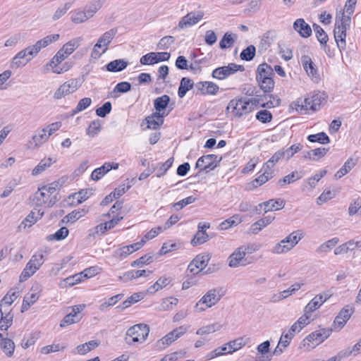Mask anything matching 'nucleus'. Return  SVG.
<instances>
[{
  "instance_id": "f257e3e1",
  "label": "nucleus",
  "mask_w": 361,
  "mask_h": 361,
  "mask_svg": "<svg viewBox=\"0 0 361 361\" xmlns=\"http://www.w3.org/2000/svg\"><path fill=\"white\" fill-rule=\"evenodd\" d=\"M61 187L59 182H51L46 185L38 188V190L35 193L32 197V202L38 208L47 203L49 207H52L58 200L59 190Z\"/></svg>"
},
{
  "instance_id": "f03ea898",
  "label": "nucleus",
  "mask_w": 361,
  "mask_h": 361,
  "mask_svg": "<svg viewBox=\"0 0 361 361\" xmlns=\"http://www.w3.org/2000/svg\"><path fill=\"white\" fill-rule=\"evenodd\" d=\"M351 18L341 12V16L337 15L334 30V38L340 50L345 48L346 30L350 27Z\"/></svg>"
},
{
  "instance_id": "7ed1b4c3",
  "label": "nucleus",
  "mask_w": 361,
  "mask_h": 361,
  "mask_svg": "<svg viewBox=\"0 0 361 361\" xmlns=\"http://www.w3.org/2000/svg\"><path fill=\"white\" fill-rule=\"evenodd\" d=\"M326 96L324 92H313L304 99H298L295 102V109L298 111L302 110L317 111L326 102Z\"/></svg>"
},
{
  "instance_id": "20e7f679",
  "label": "nucleus",
  "mask_w": 361,
  "mask_h": 361,
  "mask_svg": "<svg viewBox=\"0 0 361 361\" xmlns=\"http://www.w3.org/2000/svg\"><path fill=\"white\" fill-rule=\"evenodd\" d=\"M305 236L302 230H296L290 233L284 239L276 243L271 252L274 254L286 253L291 250Z\"/></svg>"
},
{
  "instance_id": "39448f33",
  "label": "nucleus",
  "mask_w": 361,
  "mask_h": 361,
  "mask_svg": "<svg viewBox=\"0 0 361 361\" xmlns=\"http://www.w3.org/2000/svg\"><path fill=\"white\" fill-rule=\"evenodd\" d=\"M149 327L147 324H135L128 329L125 336V341L128 345L135 343H143L147 338Z\"/></svg>"
},
{
  "instance_id": "423d86ee",
  "label": "nucleus",
  "mask_w": 361,
  "mask_h": 361,
  "mask_svg": "<svg viewBox=\"0 0 361 361\" xmlns=\"http://www.w3.org/2000/svg\"><path fill=\"white\" fill-rule=\"evenodd\" d=\"M45 261L42 251H38L32 256L20 276V281L23 282L40 269Z\"/></svg>"
},
{
  "instance_id": "0eeeda50",
  "label": "nucleus",
  "mask_w": 361,
  "mask_h": 361,
  "mask_svg": "<svg viewBox=\"0 0 361 361\" xmlns=\"http://www.w3.org/2000/svg\"><path fill=\"white\" fill-rule=\"evenodd\" d=\"M255 250L253 245H242L237 249L228 257V266L230 267H238L245 266L250 263L245 257L247 253H252Z\"/></svg>"
},
{
  "instance_id": "6e6552de",
  "label": "nucleus",
  "mask_w": 361,
  "mask_h": 361,
  "mask_svg": "<svg viewBox=\"0 0 361 361\" xmlns=\"http://www.w3.org/2000/svg\"><path fill=\"white\" fill-rule=\"evenodd\" d=\"M219 291L220 290L216 288L208 290L196 303L195 310L201 312L216 305L221 298Z\"/></svg>"
},
{
  "instance_id": "1a4fd4ad",
  "label": "nucleus",
  "mask_w": 361,
  "mask_h": 361,
  "mask_svg": "<svg viewBox=\"0 0 361 361\" xmlns=\"http://www.w3.org/2000/svg\"><path fill=\"white\" fill-rule=\"evenodd\" d=\"M331 330L329 329H322L313 331L309 334L304 340L303 345L307 346V350L314 348L331 335Z\"/></svg>"
},
{
  "instance_id": "9d476101",
  "label": "nucleus",
  "mask_w": 361,
  "mask_h": 361,
  "mask_svg": "<svg viewBox=\"0 0 361 361\" xmlns=\"http://www.w3.org/2000/svg\"><path fill=\"white\" fill-rule=\"evenodd\" d=\"M227 109H231L233 116L238 118L251 112L249 102H246V98L234 99L231 100L227 106Z\"/></svg>"
},
{
  "instance_id": "9b49d317",
  "label": "nucleus",
  "mask_w": 361,
  "mask_h": 361,
  "mask_svg": "<svg viewBox=\"0 0 361 361\" xmlns=\"http://www.w3.org/2000/svg\"><path fill=\"white\" fill-rule=\"evenodd\" d=\"M81 84L78 79H71L62 84L54 92V98L61 99L75 92L80 87Z\"/></svg>"
},
{
  "instance_id": "f8f14e48",
  "label": "nucleus",
  "mask_w": 361,
  "mask_h": 361,
  "mask_svg": "<svg viewBox=\"0 0 361 361\" xmlns=\"http://www.w3.org/2000/svg\"><path fill=\"white\" fill-rule=\"evenodd\" d=\"M221 157L216 154H207L200 157L195 167L200 171H210L215 169L221 160Z\"/></svg>"
},
{
  "instance_id": "ddd939ff",
  "label": "nucleus",
  "mask_w": 361,
  "mask_h": 361,
  "mask_svg": "<svg viewBox=\"0 0 361 361\" xmlns=\"http://www.w3.org/2000/svg\"><path fill=\"white\" fill-rule=\"evenodd\" d=\"M243 70L244 68L243 66L231 63L228 66H224L215 68L212 71V76L215 79L224 80L236 73L238 71H243Z\"/></svg>"
},
{
  "instance_id": "4468645a",
  "label": "nucleus",
  "mask_w": 361,
  "mask_h": 361,
  "mask_svg": "<svg viewBox=\"0 0 361 361\" xmlns=\"http://www.w3.org/2000/svg\"><path fill=\"white\" fill-rule=\"evenodd\" d=\"M118 32V29L116 27L111 28L109 30L105 32L97 40L94 44L92 52L97 53V49H103L102 53H105L109 45L111 44L113 39L115 37Z\"/></svg>"
},
{
  "instance_id": "2eb2a0df",
  "label": "nucleus",
  "mask_w": 361,
  "mask_h": 361,
  "mask_svg": "<svg viewBox=\"0 0 361 361\" xmlns=\"http://www.w3.org/2000/svg\"><path fill=\"white\" fill-rule=\"evenodd\" d=\"M31 47H27V48L19 51L13 59L11 62V68H18L21 66H24L31 60V58H27V56H30L32 57L36 56L35 54H30Z\"/></svg>"
},
{
  "instance_id": "dca6fc26",
  "label": "nucleus",
  "mask_w": 361,
  "mask_h": 361,
  "mask_svg": "<svg viewBox=\"0 0 361 361\" xmlns=\"http://www.w3.org/2000/svg\"><path fill=\"white\" fill-rule=\"evenodd\" d=\"M204 13L202 11L190 12L183 16L178 23V27L183 29L185 27H191L197 23L202 18Z\"/></svg>"
},
{
  "instance_id": "f3484780",
  "label": "nucleus",
  "mask_w": 361,
  "mask_h": 361,
  "mask_svg": "<svg viewBox=\"0 0 361 361\" xmlns=\"http://www.w3.org/2000/svg\"><path fill=\"white\" fill-rule=\"evenodd\" d=\"M59 34L47 35L43 39L38 40L34 45L30 46V54L37 55L42 49L47 47L50 44L56 42L59 39Z\"/></svg>"
},
{
  "instance_id": "a211bd4d",
  "label": "nucleus",
  "mask_w": 361,
  "mask_h": 361,
  "mask_svg": "<svg viewBox=\"0 0 361 361\" xmlns=\"http://www.w3.org/2000/svg\"><path fill=\"white\" fill-rule=\"evenodd\" d=\"M145 243V240L142 239L140 242L123 246L115 251V256L123 259L133 252L140 249Z\"/></svg>"
},
{
  "instance_id": "6ab92c4d",
  "label": "nucleus",
  "mask_w": 361,
  "mask_h": 361,
  "mask_svg": "<svg viewBox=\"0 0 361 361\" xmlns=\"http://www.w3.org/2000/svg\"><path fill=\"white\" fill-rule=\"evenodd\" d=\"M44 212L42 209L35 207L31 212L27 216L24 221L21 222L19 226V228L30 227L33 225L38 219H41Z\"/></svg>"
},
{
  "instance_id": "aec40b11",
  "label": "nucleus",
  "mask_w": 361,
  "mask_h": 361,
  "mask_svg": "<svg viewBox=\"0 0 361 361\" xmlns=\"http://www.w3.org/2000/svg\"><path fill=\"white\" fill-rule=\"evenodd\" d=\"M118 168V164L106 162L101 167L94 169L91 174L92 180H99L109 171L112 169H117Z\"/></svg>"
},
{
  "instance_id": "412c9836",
  "label": "nucleus",
  "mask_w": 361,
  "mask_h": 361,
  "mask_svg": "<svg viewBox=\"0 0 361 361\" xmlns=\"http://www.w3.org/2000/svg\"><path fill=\"white\" fill-rule=\"evenodd\" d=\"M330 297L326 293L317 295L305 307V312H313Z\"/></svg>"
},
{
  "instance_id": "4be33fe9",
  "label": "nucleus",
  "mask_w": 361,
  "mask_h": 361,
  "mask_svg": "<svg viewBox=\"0 0 361 361\" xmlns=\"http://www.w3.org/2000/svg\"><path fill=\"white\" fill-rule=\"evenodd\" d=\"M293 28L302 37H308L312 34L310 26L303 18L297 19L293 23Z\"/></svg>"
},
{
  "instance_id": "5701e85b",
  "label": "nucleus",
  "mask_w": 361,
  "mask_h": 361,
  "mask_svg": "<svg viewBox=\"0 0 361 361\" xmlns=\"http://www.w3.org/2000/svg\"><path fill=\"white\" fill-rule=\"evenodd\" d=\"M301 63L303 68L309 76L313 78H318L317 69L309 56L305 55L301 57Z\"/></svg>"
},
{
  "instance_id": "b1692460",
  "label": "nucleus",
  "mask_w": 361,
  "mask_h": 361,
  "mask_svg": "<svg viewBox=\"0 0 361 361\" xmlns=\"http://www.w3.org/2000/svg\"><path fill=\"white\" fill-rule=\"evenodd\" d=\"M275 217L274 216H266L252 224L250 228V233L257 234L263 228L270 224Z\"/></svg>"
},
{
  "instance_id": "393cba45",
  "label": "nucleus",
  "mask_w": 361,
  "mask_h": 361,
  "mask_svg": "<svg viewBox=\"0 0 361 361\" xmlns=\"http://www.w3.org/2000/svg\"><path fill=\"white\" fill-rule=\"evenodd\" d=\"M147 123V128L157 129L164 123V116L159 112H155L145 118Z\"/></svg>"
},
{
  "instance_id": "a878e982",
  "label": "nucleus",
  "mask_w": 361,
  "mask_h": 361,
  "mask_svg": "<svg viewBox=\"0 0 361 361\" xmlns=\"http://www.w3.org/2000/svg\"><path fill=\"white\" fill-rule=\"evenodd\" d=\"M274 75V69L269 64L264 63L258 66L256 73V79H266L273 78Z\"/></svg>"
},
{
  "instance_id": "bb28decb",
  "label": "nucleus",
  "mask_w": 361,
  "mask_h": 361,
  "mask_svg": "<svg viewBox=\"0 0 361 361\" xmlns=\"http://www.w3.org/2000/svg\"><path fill=\"white\" fill-rule=\"evenodd\" d=\"M264 205V212L267 213L270 211H277L283 209L285 206V201L283 199H271L262 202Z\"/></svg>"
},
{
  "instance_id": "cd10ccee",
  "label": "nucleus",
  "mask_w": 361,
  "mask_h": 361,
  "mask_svg": "<svg viewBox=\"0 0 361 361\" xmlns=\"http://www.w3.org/2000/svg\"><path fill=\"white\" fill-rule=\"evenodd\" d=\"M276 33L274 31L269 30L266 32L261 37L259 44V51H266L273 43Z\"/></svg>"
},
{
  "instance_id": "c85d7f7f",
  "label": "nucleus",
  "mask_w": 361,
  "mask_h": 361,
  "mask_svg": "<svg viewBox=\"0 0 361 361\" xmlns=\"http://www.w3.org/2000/svg\"><path fill=\"white\" fill-rule=\"evenodd\" d=\"M82 41V38L81 37L74 38L63 44L60 49L61 50V52H63L66 56L68 57L76 49L79 47Z\"/></svg>"
},
{
  "instance_id": "c756f323",
  "label": "nucleus",
  "mask_w": 361,
  "mask_h": 361,
  "mask_svg": "<svg viewBox=\"0 0 361 361\" xmlns=\"http://www.w3.org/2000/svg\"><path fill=\"white\" fill-rule=\"evenodd\" d=\"M128 65V62L123 59H116L106 64V68L109 72H120L124 70Z\"/></svg>"
},
{
  "instance_id": "7c9ffc66",
  "label": "nucleus",
  "mask_w": 361,
  "mask_h": 361,
  "mask_svg": "<svg viewBox=\"0 0 361 361\" xmlns=\"http://www.w3.org/2000/svg\"><path fill=\"white\" fill-rule=\"evenodd\" d=\"M49 135L45 128H43L37 135H35L30 141V147H39L48 140Z\"/></svg>"
},
{
  "instance_id": "2f4dec72",
  "label": "nucleus",
  "mask_w": 361,
  "mask_h": 361,
  "mask_svg": "<svg viewBox=\"0 0 361 361\" xmlns=\"http://www.w3.org/2000/svg\"><path fill=\"white\" fill-rule=\"evenodd\" d=\"M0 338L1 348L7 356L11 357L13 354L15 350L14 342L10 338H4L1 333H0Z\"/></svg>"
},
{
  "instance_id": "473e14b6",
  "label": "nucleus",
  "mask_w": 361,
  "mask_h": 361,
  "mask_svg": "<svg viewBox=\"0 0 361 361\" xmlns=\"http://www.w3.org/2000/svg\"><path fill=\"white\" fill-rule=\"evenodd\" d=\"M357 164V160L349 158L343 164V166L335 174L336 179L341 178L344 175L348 173Z\"/></svg>"
},
{
  "instance_id": "72a5a7b5",
  "label": "nucleus",
  "mask_w": 361,
  "mask_h": 361,
  "mask_svg": "<svg viewBox=\"0 0 361 361\" xmlns=\"http://www.w3.org/2000/svg\"><path fill=\"white\" fill-rule=\"evenodd\" d=\"M194 82L188 78H183L180 80V86L178 87V95L179 97L183 98L186 94L187 92L192 88Z\"/></svg>"
},
{
  "instance_id": "f704fd0d",
  "label": "nucleus",
  "mask_w": 361,
  "mask_h": 361,
  "mask_svg": "<svg viewBox=\"0 0 361 361\" xmlns=\"http://www.w3.org/2000/svg\"><path fill=\"white\" fill-rule=\"evenodd\" d=\"M82 274H83V272H80L79 274H74L69 277H67L66 279L63 280L59 283L60 287L61 288L71 287V286H74L75 284H77V283L81 282L83 279Z\"/></svg>"
},
{
  "instance_id": "c9c22d12",
  "label": "nucleus",
  "mask_w": 361,
  "mask_h": 361,
  "mask_svg": "<svg viewBox=\"0 0 361 361\" xmlns=\"http://www.w3.org/2000/svg\"><path fill=\"white\" fill-rule=\"evenodd\" d=\"M361 353V339L355 343L352 348H348L340 351L338 356L341 357H346L350 355H357Z\"/></svg>"
},
{
  "instance_id": "e433bc0d",
  "label": "nucleus",
  "mask_w": 361,
  "mask_h": 361,
  "mask_svg": "<svg viewBox=\"0 0 361 361\" xmlns=\"http://www.w3.org/2000/svg\"><path fill=\"white\" fill-rule=\"evenodd\" d=\"M211 257L210 253H202L197 255L192 262L202 271L207 267Z\"/></svg>"
},
{
  "instance_id": "4c0bfd02",
  "label": "nucleus",
  "mask_w": 361,
  "mask_h": 361,
  "mask_svg": "<svg viewBox=\"0 0 361 361\" xmlns=\"http://www.w3.org/2000/svg\"><path fill=\"white\" fill-rule=\"evenodd\" d=\"M246 343L244 341V339L242 337L231 341L224 345L227 347L226 353H232L241 348Z\"/></svg>"
},
{
  "instance_id": "58836bf2",
  "label": "nucleus",
  "mask_w": 361,
  "mask_h": 361,
  "mask_svg": "<svg viewBox=\"0 0 361 361\" xmlns=\"http://www.w3.org/2000/svg\"><path fill=\"white\" fill-rule=\"evenodd\" d=\"M339 242V239L336 237L333 238L325 243L320 245L316 250V252L318 254L324 253L329 252L334 247H335L338 243Z\"/></svg>"
},
{
  "instance_id": "ea45409f",
  "label": "nucleus",
  "mask_w": 361,
  "mask_h": 361,
  "mask_svg": "<svg viewBox=\"0 0 361 361\" xmlns=\"http://www.w3.org/2000/svg\"><path fill=\"white\" fill-rule=\"evenodd\" d=\"M131 89V84L128 82H118L111 92V97L117 98L119 93H126Z\"/></svg>"
},
{
  "instance_id": "a19ab883",
  "label": "nucleus",
  "mask_w": 361,
  "mask_h": 361,
  "mask_svg": "<svg viewBox=\"0 0 361 361\" xmlns=\"http://www.w3.org/2000/svg\"><path fill=\"white\" fill-rule=\"evenodd\" d=\"M68 58L67 56L61 50L59 49L57 53L53 56L51 61L47 64V67H50L51 71L59 66L65 59Z\"/></svg>"
},
{
  "instance_id": "79ce46f5",
  "label": "nucleus",
  "mask_w": 361,
  "mask_h": 361,
  "mask_svg": "<svg viewBox=\"0 0 361 361\" xmlns=\"http://www.w3.org/2000/svg\"><path fill=\"white\" fill-rule=\"evenodd\" d=\"M171 281V280L169 277H160L153 286L149 288L148 292L152 293L158 291L169 285Z\"/></svg>"
},
{
  "instance_id": "37998d69",
  "label": "nucleus",
  "mask_w": 361,
  "mask_h": 361,
  "mask_svg": "<svg viewBox=\"0 0 361 361\" xmlns=\"http://www.w3.org/2000/svg\"><path fill=\"white\" fill-rule=\"evenodd\" d=\"M236 39V35L226 32L219 42V47L222 49L231 47Z\"/></svg>"
},
{
  "instance_id": "c03bdc74",
  "label": "nucleus",
  "mask_w": 361,
  "mask_h": 361,
  "mask_svg": "<svg viewBox=\"0 0 361 361\" xmlns=\"http://www.w3.org/2000/svg\"><path fill=\"white\" fill-rule=\"evenodd\" d=\"M221 328L222 325L219 322H216L205 326H202L197 331L196 334L197 335L209 334L219 331Z\"/></svg>"
},
{
  "instance_id": "a18cd8bd",
  "label": "nucleus",
  "mask_w": 361,
  "mask_h": 361,
  "mask_svg": "<svg viewBox=\"0 0 361 361\" xmlns=\"http://www.w3.org/2000/svg\"><path fill=\"white\" fill-rule=\"evenodd\" d=\"M242 222V219L239 215H234L228 219L221 222L219 225L221 230H226L233 226H236Z\"/></svg>"
},
{
  "instance_id": "49530a36",
  "label": "nucleus",
  "mask_w": 361,
  "mask_h": 361,
  "mask_svg": "<svg viewBox=\"0 0 361 361\" xmlns=\"http://www.w3.org/2000/svg\"><path fill=\"white\" fill-rule=\"evenodd\" d=\"M170 102L169 96L164 94L161 97H157L154 102V106L157 111L159 113L164 110Z\"/></svg>"
},
{
  "instance_id": "de8ad7c7",
  "label": "nucleus",
  "mask_w": 361,
  "mask_h": 361,
  "mask_svg": "<svg viewBox=\"0 0 361 361\" xmlns=\"http://www.w3.org/2000/svg\"><path fill=\"white\" fill-rule=\"evenodd\" d=\"M259 86L264 92H271L274 87V81L273 78L266 79H256Z\"/></svg>"
},
{
  "instance_id": "09e8293b",
  "label": "nucleus",
  "mask_w": 361,
  "mask_h": 361,
  "mask_svg": "<svg viewBox=\"0 0 361 361\" xmlns=\"http://www.w3.org/2000/svg\"><path fill=\"white\" fill-rule=\"evenodd\" d=\"M307 140L311 142H319L321 144H327L330 142L329 136L324 132L317 134L310 135Z\"/></svg>"
},
{
  "instance_id": "8fccbe9b",
  "label": "nucleus",
  "mask_w": 361,
  "mask_h": 361,
  "mask_svg": "<svg viewBox=\"0 0 361 361\" xmlns=\"http://www.w3.org/2000/svg\"><path fill=\"white\" fill-rule=\"evenodd\" d=\"M285 159L283 149H280L275 152L273 156L266 162L267 168H274L275 164L278 163L281 159Z\"/></svg>"
},
{
  "instance_id": "3c124183",
  "label": "nucleus",
  "mask_w": 361,
  "mask_h": 361,
  "mask_svg": "<svg viewBox=\"0 0 361 361\" xmlns=\"http://www.w3.org/2000/svg\"><path fill=\"white\" fill-rule=\"evenodd\" d=\"M87 212V210L82 209H75L67 214L65 216V219L67 220V222H71L73 223L82 217Z\"/></svg>"
},
{
  "instance_id": "603ef678",
  "label": "nucleus",
  "mask_w": 361,
  "mask_h": 361,
  "mask_svg": "<svg viewBox=\"0 0 361 361\" xmlns=\"http://www.w3.org/2000/svg\"><path fill=\"white\" fill-rule=\"evenodd\" d=\"M92 104V99L90 97H84L81 99L76 107L73 109V114H77L80 111H84L87 108H88Z\"/></svg>"
},
{
  "instance_id": "864d4df0",
  "label": "nucleus",
  "mask_w": 361,
  "mask_h": 361,
  "mask_svg": "<svg viewBox=\"0 0 361 361\" xmlns=\"http://www.w3.org/2000/svg\"><path fill=\"white\" fill-rule=\"evenodd\" d=\"M256 49L253 45L248 46L240 53V59L244 61H250L253 59L255 56Z\"/></svg>"
},
{
  "instance_id": "5fc2aeb1",
  "label": "nucleus",
  "mask_w": 361,
  "mask_h": 361,
  "mask_svg": "<svg viewBox=\"0 0 361 361\" xmlns=\"http://www.w3.org/2000/svg\"><path fill=\"white\" fill-rule=\"evenodd\" d=\"M266 96L267 97V99L263 101V103H262V107L270 109L280 105L281 101L277 97L272 94H268Z\"/></svg>"
},
{
  "instance_id": "6e6d98bb",
  "label": "nucleus",
  "mask_w": 361,
  "mask_h": 361,
  "mask_svg": "<svg viewBox=\"0 0 361 361\" xmlns=\"http://www.w3.org/2000/svg\"><path fill=\"white\" fill-rule=\"evenodd\" d=\"M153 261V256L150 254L142 256L139 259L131 262L130 265L133 267H142L145 264H149Z\"/></svg>"
},
{
  "instance_id": "4d7b16f0",
  "label": "nucleus",
  "mask_w": 361,
  "mask_h": 361,
  "mask_svg": "<svg viewBox=\"0 0 361 361\" xmlns=\"http://www.w3.org/2000/svg\"><path fill=\"white\" fill-rule=\"evenodd\" d=\"M209 240V235L207 232H199L197 231L194 238L191 240V244L193 246L202 245L206 243Z\"/></svg>"
},
{
  "instance_id": "13d9d810",
  "label": "nucleus",
  "mask_w": 361,
  "mask_h": 361,
  "mask_svg": "<svg viewBox=\"0 0 361 361\" xmlns=\"http://www.w3.org/2000/svg\"><path fill=\"white\" fill-rule=\"evenodd\" d=\"M336 195V192L335 190L326 189L317 198V203L320 205L328 200L333 199Z\"/></svg>"
},
{
  "instance_id": "bf43d9fd",
  "label": "nucleus",
  "mask_w": 361,
  "mask_h": 361,
  "mask_svg": "<svg viewBox=\"0 0 361 361\" xmlns=\"http://www.w3.org/2000/svg\"><path fill=\"white\" fill-rule=\"evenodd\" d=\"M101 123L99 120H94L90 123L87 129V134L90 137H94L101 130Z\"/></svg>"
},
{
  "instance_id": "052dcab7",
  "label": "nucleus",
  "mask_w": 361,
  "mask_h": 361,
  "mask_svg": "<svg viewBox=\"0 0 361 361\" xmlns=\"http://www.w3.org/2000/svg\"><path fill=\"white\" fill-rule=\"evenodd\" d=\"M313 27L319 42L321 43V44H326L328 41V36L324 30L322 28L321 26L317 24H314Z\"/></svg>"
},
{
  "instance_id": "680f3d73",
  "label": "nucleus",
  "mask_w": 361,
  "mask_h": 361,
  "mask_svg": "<svg viewBox=\"0 0 361 361\" xmlns=\"http://www.w3.org/2000/svg\"><path fill=\"white\" fill-rule=\"evenodd\" d=\"M176 338L171 331L157 341V345L159 348H164L171 344Z\"/></svg>"
},
{
  "instance_id": "e2e57ef3",
  "label": "nucleus",
  "mask_w": 361,
  "mask_h": 361,
  "mask_svg": "<svg viewBox=\"0 0 361 361\" xmlns=\"http://www.w3.org/2000/svg\"><path fill=\"white\" fill-rule=\"evenodd\" d=\"M52 163L51 159H44L38 165L32 170V175H38L44 171L47 167L50 166Z\"/></svg>"
},
{
  "instance_id": "0e129e2a",
  "label": "nucleus",
  "mask_w": 361,
  "mask_h": 361,
  "mask_svg": "<svg viewBox=\"0 0 361 361\" xmlns=\"http://www.w3.org/2000/svg\"><path fill=\"white\" fill-rule=\"evenodd\" d=\"M71 20L73 23L78 24L86 21L88 18L85 11H75L71 15Z\"/></svg>"
},
{
  "instance_id": "69168bd1",
  "label": "nucleus",
  "mask_w": 361,
  "mask_h": 361,
  "mask_svg": "<svg viewBox=\"0 0 361 361\" xmlns=\"http://www.w3.org/2000/svg\"><path fill=\"white\" fill-rule=\"evenodd\" d=\"M111 103L106 102L101 107L96 109V114L99 117L104 118L111 112Z\"/></svg>"
},
{
  "instance_id": "338daca9",
  "label": "nucleus",
  "mask_w": 361,
  "mask_h": 361,
  "mask_svg": "<svg viewBox=\"0 0 361 361\" xmlns=\"http://www.w3.org/2000/svg\"><path fill=\"white\" fill-rule=\"evenodd\" d=\"M256 118L263 123H269L272 119V114L267 110H261L257 113Z\"/></svg>"
},
{
  "instance_id": "774afa93",
  "label": "nucleus",
  "mask_w": 361,
  "mask_h": 361,
  "mask_svg": "<svg viewBox=\"0 0 361 361\" xmlns=\"http://www.w3.org/2000/svg\"><path fill=\"white\" fill-rule=\"evenodd\" d=\"M302 145L299 143L297 145H293L288 149H283V152L285 154V159H286V160L289 159L295 153L300 151L302 149Z\"/></svg>"
}]
</instances>
